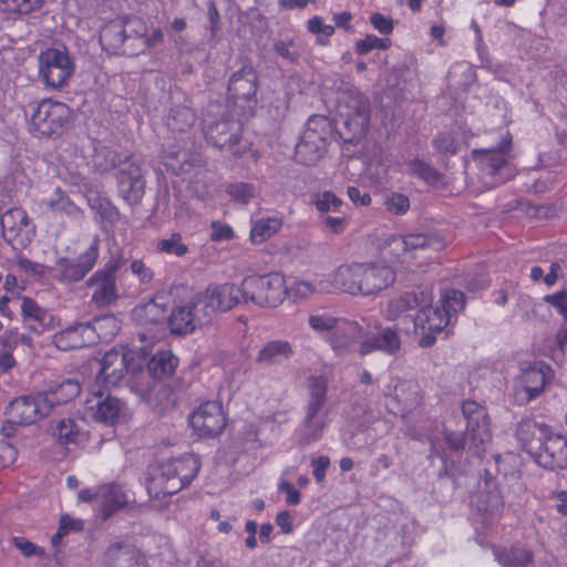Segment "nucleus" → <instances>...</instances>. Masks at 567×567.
Instances as JSON below:
<instances>
[{
    "label": "nucleus",
    "mask_w": 567,
    "mask_h": 567,
    "mask_svg": "<svg viewBox=\"0 0 567 567\" xmlns=\"http://www.w3.org/2000/svg\"><path fill=\"white\" fill-rule=\"evenodd\" d=\"M336 290L353 296H372L395 281L390 265L379 262H353L339 266L332 271Z\"/></svg>",
    "instance_id": "f257e3e1"
},
{
    "label": "nucleus",
    "mask_w": 567,
    "mask_h": 567,
    "mask_svg": "<svg viewBox=\"0 0 567 567\" xmlns=\"http://www.w3.org/2000/svg\"><path fill=\"white\" fill-rule=\"evenodd\" d=\"M199 467L198 458L192 454L163 462L151 475L147 492L155 498L176 494L192 483Z\"/></svg>",
    "instance_id": "f03ea898"
},
{
    "label": "nucleus",
    "mask_w": 567,
    "mask_h": 567,
    "mask_svg": "<svg viewBox=\"0 0 567 567\" xmlns=\"http://www.w3.org/2000/svg\"><path fill=\"white\" fill-rule=\"evenodd\" d=\"M309 398L305 406V416L296 430V440L300 445L318 442L328 425L327 403L328 380L322 377H311L308 383Z\"/></svg>",
    "instance_id": "7ed1b4c3"
},
{
    "label": "nucleus",
    "mask_w": 567,
    "mask_h": 567,
    "mask_svg": "<svg viewBox=\"0 0 567 567\" xmlns=\"http://www.w3.org/2000/svg\"><path fill=\"white\" fill-rule=\"evenodd\" d=\"M462 412L467 421L465 433L461 435L446 432L445 440L452 450L458 451L467 447L472 455L481 457L485 445L492 439L486 410L474 401H465Z\"/></svg>",
    "instance_id": "20e7f679"
},
{
    "label": "nucleus",
    "mask_w": 567,
    "mask_h": 567,
    "mask_svg": "<svg viewBox=\"0 0 567 567\" xmlns=\"http://www.w3.org/2000/svg\"><path fill=\"white\" fill-rule=\"evenodd\" d=\"M118 330L113 316L95 318L93 321L74 323L53 336V343L63 351L80 349L94 343L95 338H112Z\"/></svg>",
    "instance_id": "39448f33"
},
{
    "label": "nucleus",
    "mask_w": 567,
    "mask_h": 567,
    "mask_svg": "<svg viewBox=\"0 0 567 567\" xmlns=\"http://www.w3.org/2000/svg\"><path fill=\"white\" fill-rule=\"evenodd\" d=\"M464 307V293L460 290H449L441 298V307H433L432 302L417 307L419 311L413 318L414 329H421L423 332H440Z\"/></svg>",
    "instance_id": "423d86ee"
},
{
    "label": "nucleus",
    "mask_w": 567,
    "mask_h": 567,
    "mask_svg": "<svg viewBox=\"0 0 567 567\" xmlns=\"http://www.w3.org/2000/svg\"><path fill=\"white\" fill-rule=\"evenodd\" d=\"M74 71V61L64 45L47 48L38 55V75L47 87H64Z\"/></svg>",
    "instance_id": "0eeeda50"
},
{
    "label": "nucleus",
    "mask_w": 567,
    "mask_h": 567,
    "mask_svg": "<svg viewBox=\"0 0 567 567\" xmlns=\"http://www.w3.org/2000/svg\"><path fill=\"white\" fill-rule=\"evenodd\" d=\"M445 247V243L436 235L410 234L406 236L390 235L380 246L382 258L390 262L403 257L404 262L411 254L412 258L419 257L417 252L440 251Z\"/></svg>",
    "instance_id": "6e6552de"
},
{
    "label": "nucleus",
    "mask_w": 567,
    "mask_h": 567,
    "mask_svg": "<svg viewBox=\"0 0 567 567\" xmlns=\"http://www.w3.org/2000/svg\"><path fill=\"white\" fill-rule=\"evenodd\" d=\"M244 302L259 307L279 306L288 292L286 280L280 272L248 276L243 280Z\"/></svg>",
    "instance_id": "1a4fd4ad"
},
{
    "label": "nucleus",
    "mask_w": 567,
    "mask_h": 567,
    "mask_svg": "<svg viewBox=\"0 0 567 567\" xmlns=\"http://www.w3.org/2000/svg\"><path fill=\"white\" fill-rule=\"evenodd\" d=\"M203 122L208 143L220 150L229 151L235 156H240L246 152L247 145H241L240 143L243 124L239 120L226 113L219 120H214L207 113Z\"/></svg>",
    "instance_id": "9d476101"
},
{
    "label": "nucleus",
    "mask_w": 567,
    "mask_h": 567,
    "mask_svg": "<svg viewBox=\"0 0 567 567\" xmlns=\"http://www.w3.org/2000/svg\"><path fill=\"white\" fill-rule=\"evenodd\" d=\"M338 113L352 137L365 134L370 121L369 100L358 90L349 89L339 97Z\"/></svg>",
    "instance_id": "9b49d317"
},
{
    "label": "nucleus",
    "mask_w": 567,
    "mask_h": 567,
    "mask_svg": "<svg viewBox=\"0 0 567 567\" xmlns=\"http://www.w3.org/2000/svg\"><path fill=\"white\" fill-rule=\"evenodd\" d=\"M512 136L506 133L495 148H482L474 152L484 175L495 178L494 183L502 184L514 176L511 154Z\"/></svg>",
    "instance_id": "f8f14e48"
},
{
    "label": "nucleus",
    "mask_w": 567,
    "mask_h": 567,
    "mask_svg": "<svg viewBox=\"0 0 567 567\" xmlns=\"http://www.w3.org/2000/svg\"><path fill=\"white\" fill-rule=\"evenodd\" d=\"M48 402L41 391L20 395L8 403L4 415L10 426L12 424L31 425L51 413Z\"/></svg>",
    "instance_id": "ddd939ff"
},
{
    "label": "nucleus",
    "mask_w": 567,
    "mask_h": 567,
    "mask_svg": "<svg viewBox=\"0 0 567 567\" xmlns=\"http://www.w3.org/2000/svg\"><path fill=\"white\" fill-rule=\"evenodd\" d=\"M140 370L141 364L135 360L131 349L127 347L114 348L102 357L96 379L106 386H115L128 372L136 373Z\"/></svg>",
    "instance_id": "4468645a"
},
{
    "label": "nucleus",
    "mask_w": 567,
    "mask_h": 567,
    "mask_svg": "<svg viewBox=\"0 0 567 567\" xmlns=\"http://www.w3.org/2000/svg\"><path fill=\"white\" fill-rule=\"evenodd\" d=\"M30 107V130L41 136L55 134L69 120V106L62 102L43 100Z\"/></svg>",
    "instance_id": "2eb2a0df"
},
{
    "label": "nucleus",
    "mask_w": 567,
    "mask_h": 567,
    "mask_svg": "<svg viewBox=\"0 0 567 567\" xmlns=\"http://www.w3.org/2000/svg\"><path fill=\"white\" fill-rule=\"evenodd\" d=\"M209 322L218 312H225L244 302L243 284H210L203 292L196 295Z\"/></svg>",
    "instance_id": "dca6fc26"
},
{
    "label": "nucleus",
    "mask_w": 567,
    "mask_h": 567,
    "mask_svg": "<svg viewBox=\"0 0 567 567\" xmlns=\"http://www.w3.org/2000/svg\"><path fill=\"white\" fill-rule=\"evenodd\" d=\"M145 24L137 17L117 19L104 25L100 32V43L105 51L117 54H125L123 45L126 40L133 37H143Z\"/></svg>",
    "instance_id": "f3484780"
},
{
    "label": "nucleus",
    "mask_w": 567,
    "mask_h": 567,
    "mask_svg": "<svg viewBox=\"0 0 567 567\" xmlns=\"http://www.w3.org/2000/svg\"><path fill=\"white\" fill-rule=\"evenodd\" d=\"M120 267L121 259L113 257L86 281V285L93 290L91 299L96 307H110L117 300L115 274Z\"/></svg>",
    "instance_id": "a211bd4d"
},
{
    "label": "nucleus",
    "mask_w": 567,
    "mask_h": 567,
    "mask_svg": "<svg viewBox=\"0 0 567 567\" xmlns=\"http://www.w3.org/2000/svg\"><path fill=\"white\" fill-rule=\"evenodd\" d=\"M384 394L389 410L395 415L405 416L422 403L420 388L412 381L392 379Z\"/></svg>",
    "instance_id": "6ab92c4d"
},
{
    "label": "nucleus",
    "mask_w": 567,
    "mask_h": 567,
    "mask_svg": "<svg viewBox=\"0 0 567 567\" xmlns=\"http://www.w3.org/2000/svg\"><path fill=\"white\" fill-rule=\"evenodd\" d=\"M258 75L254 68L243 66L234 72L228 83V96L243 110V114L250 113L256 104Z\"/></svg>",
    "instance_id": "aec40b11"
},
{
    "label": "nucleus",
    "mask_w": 567,
    "mask_h": 567,
    "mask_svg": "<svg viewBox=\"0 0 567 567\" xmlns=\"http://www.w3.org/2000/svg\"><path fill=\"white\" fill-rule=\"evenodd\" d=\"M189 424L199 436L214 437L226 426V415L219 401L203 402L189 415Z\"/></svg>",
    "instance_id": "412c9836"
},
{
    "label": "nucleus",
    "mask_w": 567,
    "mask_h": 567,
    "mask_svg": "<svg viewBox=\"0 0 567 567\" xmlns=\"http://www.w3.org/2000/svg\"><path fill=\"white\" fill-rule=\"evenodd\" d=\"M99 238H94L90 247L76 259L62 257L56 261V278L61 282H78L94 267L99 258Z\"/></svg>",
    "instance_id": "4be33fe9"
},
{
    "label": "nucleus",
    "mask_w": 567,
    "mask_h": 567,
    "mask_svg": "<svg viewBox=\"0 0 567 567\" xmlns=\"http://www.w3.org/2000/svg\"><path fill=\"white\" fill-rule=\"evenodd\" d=\"M209 320L205 313L197 296H194L187 302L176 305L168 317V326L175 334H187L193 332L197 326L208 323Z\"/></svg>",
    "instance_id": "5701e85b"
},
{
    "label": "nucleus",
    "mask_w": 567,
    "mask_h": 567,
    "mask_svg": "<svg viewBox=\"0 0 567 567\" xmlns=\"http://www.w3.org/2000/svg\"><path fill=\"white\" fill-rule=\"evenodd\" d=\"M549 368L544 364H533L520 370L515 379L514 392L516 400L524 404L538 396L547 382Z\"/></svg>",
    "instance_id": "b1692460"
},
{
    "label": "nucleus",
    "mask_w": 567,
    "mask_h": 567,
    "mask_svg": "<svg viewBox=\"0 0 567 567\" xmlns=\"http://www.w3.org/2000/svg\"><path fill=\"white\" fill-rule=\"evenodd\" d=\"M536 462L547 470H561L567 466V440L560 434L549 433L534 453Z\"/></svg>",
    "instance_id": "393cba45"
},
{
    "label": "nucleus",
    "mask_w": 567,
    "mask_h": 567,
    "mask_svg": "<svg viewBox=\"0 0 567 567\" xmlns=\"http://www.w3.org/2000/svg\"><path fill=\"white\" fill-rule=\"evenodd\" d=\"M496 560L504 567H553L554 557L543 551H530L524 547L496 550Z\"/></svg>",
    "instance_id": "a878e982"
},
{
    "label": "nucleus",
    "mask_w": 567,
    "mask_h": 567,
    "mask_svg": "<svg viewBox=\"0 0 567 567\" xmlns=\"http://www.w3.org/2000/svg\"><path fill=\"white\" fill-rule=\"evenodd\" d=\"M433 302V293L430 287H416L404 295L393 298L388 302L384 318L389 321L398 320L417 307Z\"/></svg>",
    "instance_id": "bb28decb"
},
{
    "label": "nucleus",
    "mask_w": 567,
    "mask_h": 567,
    "mask_svg": "<svg viewBox=\"0 0 567 567\" xmlns=\"http://www.w3.org/2000/svg\"><path fill=\"white\" fill-rule=\"evenodd\" d=\"M401 349V339L394 328H385L377 334L365 338L359 346V353L367 355L374 351L394 355Z\"/></svg>",
    "instance_id": "cd10ccee"
},
{
    "label": "nucleus",
    "mask_w": 567,
    "mask_h": 567,
    "mask_svg": "<svg viewBox=\"0 0 567 567\" xmlns=\"http://www.w3.org/2000/svg\"><path fill=\"white\" fill-rule=\"evenodd\" d=\"M21 312L24 321L37 333H42L55 326L54 316L47 309L40 307L33 299L24 297L21 301Z\"/></svg>",
    "instance_id": "c85d7f7f"
},
{
    "label": "nucleus",
    "mask_w": 567,
    "mask_h": 567,
    "mask_svg": "<svg viewBox=\"0 0 567 567\" xmlns=\"http://www.w3.org/2000/svg\"><path fill=\"white\" fill-rule=\"evenodd\" d=\"M549 431L550 429L543 423H537L532 419H524L517 425L516 437L522 447L534 455L539 443Z\"/></svg>",
    "instance_id": "c756f323"
},
{
    "label": "nucleus",
    "mask_w": 567,
    "mask_h": 567,
    "mask_svg": "<svg viewBox=\"0 0 567 567\" xmlns=\"http://www.w3.org/2000/svg\"><path fill=\"white\" fill-rule=\"evenodd\" d=\"M293 354L290 342L286 340H271L266 342L258 351L255 362L261 367H271L284 363Z\"/></svg>",
    "instance_id": "7c9ffc66"
},
{
    "label": "nucleus",
    "mask_w": 567,
    "mask_h": 567,
    "mask_svg": "<svg viewBox=\"0 0 567 567\" xmlns=\"http://www.w3.org/2000/svg\"><path fill=\"white\" fill-rule=\"evenodd\" d=\"M288 289L297 299H308L316 293H327L336 289L332 272L326 276L316 275L311 280H297Z\"/></svg>",
    "instance_id": "2f4dec72"
},
{
    "label": "nucleus",
    "mask_w": 567,
    "mask_h": 567,
    "mask_svg": "<svg viewBox=\"0 0 567 567\" xmlns=\"http://www.w3.org/2000/svg\"><path fill=\"white\" fill-rule=\"evenodd\" d=\"M331 132V124L326 116L312 115L308 118L301 137L305 143L317 145L320 151L326 152Z\"/></svg>",
    "instance_id": "473e14b6"
},
{
    "label": "nucleus",
    "mask_w": 567,
    "mask_h": 567,
    "mask_svg": "<svg viewBox=\"0 0 567 567\" xmlns=\"http://www.w3.org/2000/svg\"><path fill=\"white\" fill-rule=\"evenodd\" d=\"M96 402L90 405L92 416L100 422L114 424L121 417L124 403L115 396L95 394Z\"/></svg>",
    "instance_id": "72a5a7b5"
},
{
    "label": "nucleus",
    "mask_w": 567,
    "mask_h": 567,
    "mask_svg": "<svg viewBox=\"0 0 567 567\" xmlns=\"http://www.w3.org/2000/svg\"><path fill=\"white\" fill-rule=\"evenodd\" d=\"M101 513L104 518L123 508L128 499L125 492L116 484H106L99 488Z\"/></svg>",
    "instance_id": "f704fd0d"
},
{
    "label": "nucleus",
    "mask_w": 567,
    "mask_h": 567,
    "mask_svg": "<svg viewBox=\"0 0 567 567\" xmlns=\"http://www.w3.org/2000/svg\"><path fill=\"white\" fill-rule=\"evenodd\" d=\"M136 549L125 543L111 545L104 554L105 567H136Z\"/></svg>",
    "instance_id": "c9c22d12"
},
{
    "label": "nucleus",
    "mask_w": 567,
    "mask_h": 567,
    "mask_svg": "<svg viewBox=\"0 0 567 567\" xmlns=\"http://www.w3.org/2000/svg\"><path fill=\"white\" fill-rule=\"evenodd\" d=\"M486 486L488 487L486 491H482L477 494L475 505L480 513L493 519L502 514L504 509V498L496 486L491 487L489 483H486Z\"/></svg>",
    "instance_id": "e433bc0d"
},
{
    "label": "nucleus",
    "mask_w": 567,
    "mask_h": 567,
    "mask_svg": "<svg viewBox=\"0 0 567 567\" xmlns=\"http://www.w3.org/2000/svg\"><path fill=\"white\" fill-rule=\"evenodd\" d=\"M29 216L22 208H10L0 218L2 235L6 239L17 238L29 226Z\"/></svg>",
    "instance_id": "4c0bfd02"
},
{
    "label": "nucleus",
    "mask_w": 567,
    "mask_h": 567,
    "mask_svg": "<svg viewBox=\"0 0 567 567\" xmlns=\"http://www.w3.org/2000/svg\"><path fill=\"white\" fill-rule=\"evenodd\" d=\"M81 391L80 383L73 379H66L58 385L50 388L41 393L47 398L50 411L56 405L64 404L75 399Z\"/></svg>",
    "instance_id": "58836bf2"
},
{
    "label": "nucleus",
    "mask_w": 567,
    "mask_h": 567,
    "mask_svg": "<svg viewBox=\"0 0 567 567\" xmlns=\"http://www.w3.org/2000/svg\"><path fill=\"white\" fill-rule=\"evenodd\" d=\"M348 323L353 326V329L349 331H342L344 327L338 326L332 330L328 338L329 344L338 355H344L352 350L355 338L362 330L358 322L348 320Z\"/></svg>",
    "instance_id": "ea45409f"
},
{
    "label": "nucleus",
    "mask_w": 567,
    "mask_h": 567,
    "mask_svg": "<svg viewBox=\"0 0 567 567\" xmlns=\"http://www.w3.org/2000/svg\"><path fill=\"white\" fill-rule=\"evenodd\" d=\"M282 227V218L279 216L261 217L254 221L250 229V240L260 245L275 236Z\"/></svg>",
    "instance_id": "a19ab883"
},
{
    "label": "nucleus",
    "mask_w": 567,
    "mask_h": 567,
    "mask_svg": "<svg viewBox=\"0 0 567 567\" xmlns=\"http://www.w3.org/2000/svg\"><path fill=\"white\" fill-rule=\"evenodd\" d=\"M308 324L316 333L327 336L328 338L332 330L338 326L344 327L342 331H349L353 329V326L349 324L348 320L333 317L328 312L311 313L308 318Z\"/></svg>",
    "instance_id": "79ce46f5"
},
{
    "label": "nucleus",
    "mask_w": 567,
    "mask_h": 567,
    "mask_svg": "<svg viewBox=\"0 0 567 567\" xmlns=\"http://www.w3.org/2000/svg\"><path fill=\"white\" fill-rule=\"evenodd\" d=\"M53 435L61 444H76L86 437V433L72 419L58 421L53 429Z\"/></svg>",
    "instance_id": "37998d69"
},
{
    "label": "nucleus",
    "mask_w": 567,
    "mask_h": 567,
    "mask_svg": "<svg viewBox=\"0 0 567 567\" xmlns=\"http://www.w3.org/2000/svg\"><path fill=\"white\" fill-rule=\"evenodd\" d=\"M193 110L186 105L174 106L166 117V125L173 132H186L195 123Z\"/></svg>",
    "instance_id": "c03bdc74"
},
{
    "label": "nucleus",
    "mask_w": 567,
    "mask_h": 567,
    "mask_svg": "<svg viewBox=\"0 0 567 567\" xmlns=\"http://www.w3.org/2000/svg\"><path fill=\"white\" fill-rule=\"evenodd\" d=\"M178 359L169 351L157 352L148 362V371L158 379L174 374Z\"/></svg>",
    "instance_id": "a18cd8bd"
},
{
    "label": "nucleus",
    "mask_w": 567,
    "mask_h": 567,
    "mask_svg": "<svg viewBox=\"0 0 567 567\" xmlns=\"http://www.w3.org/2000/svg\"><path fill=\"white\" fill-rule=\"evenodd\" d=\"M155 249L159 254H166L178 258H183L189 252V248L183 241V237L179 233H172L167 237L158 239Z\"/></svg>",
    "instance_id": "49530a36"
},
{
    "label": "nucleus",
    "mask_w": 567,
    "mask_h": 567,
    "mask_svg": "<svg viewBox=\"0 0 567 567\" xmlns=\"http://www.w3.org/2000/svg\"><path fill=\"white\" fill-rule=\"evenodd\" d=\"M117 188L121 197L128 204H135L140 202L144 194V181L128 179L123 175L117 177Z\"/></svg>",
    "instance_id": "de8ad7c7"
},
{
    "label": "nucleus",
    "mask_w": 567,
    "mask_h": 567,
    "mask_svg": "<svg viewBox=\"0 0 567 567\" xmlns=\"http://www.w3.org/2000/svg\"><path fill=\"white\" fill-rule=\"evenodd\" d=\"M323 154L324 152L320 151L317 145L305 143L302 137H300V141L296 145V159L305 165L315 164L323 156Z\"/></svg>",
    "instance_id": "09e8293b"
},
{
    "label": "nucleus",
    "mask_w": 567,
    "mask_h": 567,
    "mask_svg": "<svg viewBox=\"0 0 567 567\" xmlns=\"http://www.w3.org/2000/svg\"><path fill=\"white\" fill-rule=\"evenodd\" d=\"M56 198L43 199L42 205L51 212H61L72 215L78 209L68 196L58 187L55 189Z\"/></svg>",
    "instance_id": "8fccbe9b"
},
{
    "label": "nucleus",
    "mask_w": 567,
    "mask_h": 567,
    "mask_svg": "<svg viewBox=\"0 0 567 567\" xmlns=\"http://www.w3.org/2000/svg\"><path fill=\"white\" fill-rule=\"evenodd\" d=\"M410 171L427 184H435L440 179L439 172L421 159H413L410 163Z\"/></svg>",
    "instance_id": "3c124183"
},
{
    "label": "nucleus",
    "mask_w": 567,
    "mask_h": 567,
    "mask_svg": "<svg viewBox=\"0 0 567 567\" xmlns=\"http://www.w3.org/2000/svg\"><path fill=\"white\" fill-rule=\"evenodd\" d=\"M226 192L231 198L243 204L249 203L255 197V186L247 183L230 184Z\"/></svg>",
    "instance_id": "603ef678"
},
{
    "label": "nucleus",
    "mask_w": 567,
    "mask_h": 567,
    "mask_svg": "<svg viewBox=\"0 0 567 567\" xmlns=\"http://www.w3.org/2000/svg\"><path fill=\"white\" fill-rule=\"evenodd\" d=\"M389 47V39L378 38L374 34H368L364 39H361L355 43V49L359 54H367L374 49L385 50Z\"/></svg>",
    "instance_id": "864d4df0"
},
{
    "label": "nucleus",
    "mask_w": 567,
    "mask_h": 567,
    "mask_svg": "<svg viewBox=\"0 0 567 567\" xmlns=\"http://www.w3.org/2000/svg\"><path fill=\"white\" fill-rule=\"evenodd\" d=\"M272 47L278 55L289 62H295L299 59V50L293 39L276 40Z\"/></svg>",
    "instance_id": "5fc2aeb1"
},
{
    "label": "nucleus",
    "mask_w": 567,
    "mask_h": 567,
    "mask_svg": "<svg viewBox=\"0 0 567 567\" xmlns=\"http://www.w3.org/2000/svg\"><path fill=\"white\" fill-rule=\"evenodd\" d=\"M69 523H72L75 529H83V520L74 519L69 515H62L59 522V528L51 537V543L53 546H58L63 537L69 533Z\"/></svg>",
    "instance_id": "6e6d98bb"
},
{
    "label": "nucleus",
    "mask_w": 567,
    "mask_h": 567,
    "mask_svg": "<svg viewBox=\"0 0 567 567\" xmlns=\"http://www.w3.org/2000/svg\"><path fill=\"white\" fill-rule=\"evenodd\" d=\"M386 209L395 215H403L410 208V200L405 195L393 193L384 202Z\"/></svg>",
    "instance_id": "4d7b16f0"
},
{
    "label": "nucleus",
    "mask_w": 567,
    "mask_h": 567,
    "mask_svg": "<svg viewBox=\"0 0 567 567\" xmlns=\"http://www.w3.org/2000/svg\"><path fill=\"white\" fill-rule=\"evenodd\" d=\"M434 147L442 154L454 155L457 152V142L450 133H440L433 141Z\"/></svg>",
    "instance_id": "13d9d810"
},
{
    "label": "nucleus",
    "mask_w": 567,
    "mask_h": 567,
    "mask_svg": "<svg viewBox=\"0 0 567 567\" xmlns=\"http://www.w3.org/2000/svg\"><path fill=\"white\" fill-rule=\"evenodd\" d=\"M97 213L102 220L110 226H114L120 219L118 209L109 200L102 199L97 205Z\"/></svg>",
    "instance_id": "bf43d9fd"
},
{
    "label": "nucleus",
    "mask_w": 567,
    "mask_h": 567,
    "mask_svg": "<svg viewBox=\"0 0 567 567\" xmlns=\"http://www.w3.org/2000/svg\"><path fill=\"white\" fill-rule=\"evenodd\" d=\"M341 204V199L331 192H323L316 199V207L322 213L337 210Z\"/></svg>",
    "instance_id": "052dcab7"
},
{
    "label": "nucleus",
    "mask_w": 567,
    "mask_h": 567,
    "mask_svg": "<svg viewBox=\"0 0 567 567\" xmlns=\"http://www.w3.org/2000/svg\"><path fill=\"white\" fill-rule=\"evenodd\" d=\"M130 269L134 276L138 278L142 284H148L153 280L154 272L146 266L142 259H134L131 261Z\"/></svg>",
    "instance_id": "680f3d73"
},
{
    "label": "nucleus",
    "mask_w": 567,
    "mask_h": 567,
    "mask_svg": "<svg viewBox=\"0 0 567 567\" xmlns=\"http://www.w3.org/2000/svg\"><path fill=\"white\" fill-rule=\"evenodd\" d=\"M544 301L554 307L567 320V292L565 290L545 296Z\"/></svg>",
    "instance_id": "e2e57ef3"
},
{
    "label": "nucleus",
    "mask_w": 567,
    "mask_h": 567,
    "mask_svg": "<svg viewBox=\"0 0 567 567\" xmlns=\"http://www.w3.org/2000/svg\"><path fill=\"white\" fill-rule=\"evenodd\" d=\"M330 466V458L321 455L311 460L312 474L317 483L322 484L326 478V472Z\"/></svg>",
    "instance_id": "0e129e2a"
},
{
    "label": "nucleus",
    "mask_w": 567,
    "mask_h": 567,
    "mask_svg": "<svg viewBox=\"0 0 567 567\" xmlns=\"http://www.w3.org/2000/svg\"><path fill=\"white\" fill-rule=\"evenodd\" d=\"M125 175L128 179L133 181H144L143 179V171L140 164H137L135 161H127L122 164V166L118 169L117 177H122Z\"/></svg>",
    "instance_id": "69168bd1"
},
{
    "label": "nucleus",
    "mask_w": 567,
    "mask_h": 567,
    "mask_svg": "<svg viewBox=\"0 0 567 567\" xmlns=\"http://www.w3.org/2000/svg\"><path fill=\"white\" fill-rule=\"evenodd\" d=\"M278 491L286 494V503L296 506L301 502L300 492L288 481H280Z\"/></svg>",
    "instance_id": "338daca9"
},
{
    "label": "nucleus",
    "mask_w": 567,
    "mask_h": 567,
    "mask_svg": "<svg viewBox=\"0 0 567 567\" xmlns=\"http://www.w3.org/2000/svg\"><path fill=\"white\" fill-rule=\"evenodd\" d=\"M234 237V230L229 225L219 221L212 223L210 239L213 241L228 240Z\"/></svg>",
    "instance_id": "774afa93"
}]
</instances>
